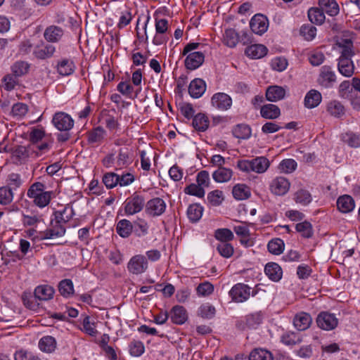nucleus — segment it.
I'll return each instance as SVG.
<instances>
[{"mask_svg": "<svg viewBox=\"0 0 360 360\" xmlns=\"http://www.w3.org/2000/svg\"><path fill=\"white\" fill-rule=\"evenodd\" d=\"M322 99L319 91L311 89L305 96L304 105L307 108H314L319 105Z\"/></svg>", "mask_w": 360, "mask_h": 360, "instance_id": "obj_33", "label": "nucleus"}, {"mask_svg": "<svg viewBox=\"0 0 360 360\" xmlns=\"http://www.w3.org/2000/svg\"><path fill=\"white\" fill-rule=\"evenodd\" d=\"M296 167L297 162L293 159H285L278 165L280 171L285 174L292 173L295 170Z\"/></svg>", "mask_w": 360, "mask_h": 360, "instance_id": "obj_56", "label": "nucleus"}, {"mask_svg": "<svg viewBox=\"0 0 360 360\" xmlns=\"http://www.w3.org/2000/svg\"><path fill=\"white\" fill-rule=\"evenodd\" d=\"M45 186L41 182L34 183L27 190V195L33 200V202L45 192Z\"/></svg>", "mask_w": 360, "mask_h": 360, "instance_id": "obj_44", "label": "nucleus"}, {"mask_svg": "<svg viewBox=\"0 0 360 360\" xmlns=\"http://www.w3.org/2000/svg\"><path fill=\"white\" fill-rule=\"evenodd\" d=\"M215 308L210 304H205L200 306L198 310L199 315L207 319H210L214 316Z\"/></svg>", "mask_w": 360, "mask_h": 360, "instance_id": "obj_63", "label": "nucleus"}, {"mask_svg": "<svg viewBox=\"0 0 360 360\" xmlns=\"http://www.w3.org/2000/svg\"><path fill=\"white\" fill-rule=\"evenodd\" d=\"M22 216V223L25 226H36L44 221L43 216L36 211H27Z\"/></svg>", "mask_w": 360, "mask_h": 360, "instance_id": "obj_25", "label": "nucleus"}, {"mask_svg": "<svg viewBox=\"0 0 360 360\" xmlns=\"http://www.w3.org/2000/svg\"><path fill=\"white\" fill-rule=\"evenodd\" d=\"M52 123L59 131H66L70 130L74 126L72 117L64 112H57L54 114Z\"/></svg>", "mask_w": 360, "mask_h": 360, "instance_id": "obj_6", "label": "nucleus"}, {"mask_svg": "<svg viewBox=\"0 0 360 360\" xmlns=\"http://www.w3.org/2000/svg\"><path fill=\"white\" fill-rule=\"evenodd\" d=\"M338 210L342 213L352 212L355 207L354 199L349 195H344L338 198L337 200Z\"/></svg>", "mask_w": 360, "mask_h": 360, "instance_id": "obj_26", "label": "nucleus"}, {"mask_svg": "<svg viewBox=\"0 0 360 360\" xmlns=\"http://www.w3.org/2000/svg\"><path fill=\"white\" fill-rule=\"evenodd\" d=\"M105 136V130L101 127H97L88 131L87 141L90 144L98 146L103 142Z\"/></svg>", "mask_w": 360, "mask_h": 360, "instance_id": "obj_20", "label": "nucleus"}, {"mask_svg": "<svg viewBox=\"0 0 360 360\" xmlns=\"http://www.w3.org/2000/svg\"><path fill=\"white\" fill-rule=\"evenodd\" d=\"M336 82V75L330 66L324 65L320 70L318 83L324 88H330Z\"/></svg>", "mask_w": 360, "mask_h": 360, "instance_id": "obj_8", "label": "nucleus"}, {"mask_svg": "<svg viewBox=\"0 0 360 360\" xmlns=\"http://www.w3.org/2000/svg\"><path fill=\"white\" fill-rule=\"evenodd\" d=\"M212 108L218 111H226L232 106L231 97L224 92H217L212 95L210 100Z\"/></svg>", "mask_w": 360, "mask_h": 360, "instance_id": "obj_5", "label": "nucleus"}, {"mask_svg": "<svg viewBox=\"0 0 360 360\" xmlns=\"http://www.w3.org/2000/svg\"><path fill=\"white\" fill-rule=\"evenodd\" d=\"M233 229L236 234L240 238V241L241 244L246 247L252 245V242L250 240V230L246 225L234 226Z\"/></svg>", "mask_w": 360, "mask_h": 360, "instance_id": "obj_32", "label": "nucleus"}, {"mask_svg": "<svg viewBox=\"0 0 360 360\" xmlns=\"http://www.w3.org/2000/svg\"><path fill=\"white\" fill-rule=\"evenodd\" d=\"M250 360H273L271 353L263 349H255L249 356Z\"/></svg>", "mask_w": 360, "mask_h": 360, "instance_id": "obj_51", "label": "nucleus"}, {"mask_svg": "<svg viewBox=\"0 0 360 360\" xmlns=\"http://www.w3.org/2000/svg\"><path fill=\"white\" fill-rule=\"evenodd\" d=\"M129 353L133 356H140L145 351L143 343L139 340L131 342L129 345Z\"/></svg>", "mask_w": 360, "mask_h": 360, "instance_id": "obj_57", "label": "nucleus"}, {"mask_svg": "<svg viewBox=\"0 0 360 360\" xmlns=\"http://www.w3.org/2000/svg\"><path fill=\"white\" fill-rule=\"evenodd\" d=\"M312 323V318L309 313L300 311L297 313L293 318V325L299 331L308 329Z\"/></svg>", "mask_w": 360, "mask_h": 360, "instance_id": "obj_14", "label": "nucleus"}, {"mask_svg": "<svg viewBox=\"0 0 360 360\" xmlns=\"http://www.w3.org/2000/svg\"><path fill=\"white\" fill-rule=\"evenodd\" d=\"M233 197L238 200L248 199L250 196V190L245 184H237L233 188Z\"/></svg>", "mask_w": 360, "mask_h": 360, "instance_id": "obj_42", "label": "nucleus"}, {"mask_svg": "<svg viewBox=\"0 0 360 360\" xmlns=\"http://www.w3.org/2000/svg\"><path fill=\"white\" fill-rule=\"evenodd\" d=\"M184 192L186 194L194 195L198 198H202L205 195V190L199 185L195 184H191L184 188Z\"/></svg>", "mask_w": 360, "mask_h": 360, "instance_id": "obj_64", "label": "nucleus"}, {"mask_svg": "<svg viewBox=\"0 0 360 360\" xmlns=\"http://www.w3.org/2000/svg\"><path fill=\"white\" fill-rule=\"evenodd\" d=\"M319 5L323 11L330 16H335L340 12L338 4L335 0H319Z\"/></svg>", "mask_w": 360, "mask_h": 360, "instance_id": "obj_28", "label": "nucleus"}, {"mask_svg": "<svg viewBox=\"0 0 360 360\" xmlns=\"http://www.w3.org/2000/svg\"><path fill=\"white\" fill-rule=\"evenodd\" d=\"M285 96V89L279 86H271L266 91V98L271 102H276L283 99Z\"/></svg>", "mask_w": 360, "mask_h": 360, "instance_id": "obj_27", "label": "nucleus"}, {"mask_svg": "<svg viewBox=\"0 0 360 360\" xmlns=\"http://www.w3.org/2000/svg\"><path fill=\"white\" fill-rule=\"evenodd\" d=\"M103 183L108 188H112L118 185V174L114 172H108L103 176Z\"/></svg>", "mask_w": 360, "mask_h": 360, "instance_id": "obj_59", "label": "nucleus"}, {"mask_svg": "<svg viewBox=\"0 0 360 360\" xmlns=\"http://www.w3.org/2000/svg\"><path fill=\"white\" fill-rule=\"evenodd\" d=\"M214 236L221 243H227L233 239V232L229 229H218L215 231Z\"/></svg>", "mask_w": 360, "mask_h": 360, "instance_id": "obj_53", "label": "nucleus"}, {"mask_svg": "<svg viewBox=\"0 0 360 360\" xmlns=\"http://www.w3.org/2000/svg\"><path fill=\"white\" fill-rule=\"evenodd\" d=\"M250 27L252 32L262 35L267 31L269 20L264 15L256 14L250 20Z\"/></svg>", "mask_w": 360, "mask_h": 360, "instance_id": "obj_9", "label": "nucleus"}, {"mask_svg": "<svg viewBox=\"0 0 360 360\" xmlns=\"http://www.w3.org/2000/svg\"><path fill=\"white\" fill-rule=\"evenodd\" d=\"M146 213L153 217L161 216L166 210L167 205L160 198H154L146 203Z\"/></svg>", "mask_w": 360, "mask_h": 360, "instance_id": "obj_7", "label": "nucleus"}, {"mask_svg": "<svg viewBox=\"0 0 360 360\" xmlns=\"http://www.w3.org/2000/svg\"><path fill=\"white\" fill-rule=\"evenodd\" d=\"M342 140L352 148L360 147V134L346 132L342 134Z\"/></svg>", "mask_w": 360, "mask_h": 360, "instance_id": "obj_47", "label": "nucleus"}, {"mask_svg": "<svg viewBox=\"0 0 360 360\" xmlns=\"http://www.w3.org/2000/svg\"><path fill=\"white\" fill-rule=\"evenodd\" d=\"M75 65L74 62L70 59H62L58 63L57 72L62 76H68L75 71Z\"/></svg>", "mask_w": 360, "mask_h": 360, "instance_id": "obj_35", "label": "nucleus"}, {"mask_svg": "<svg viewBox=\"0 0 360 360\" xmlns=\"http://www.w3.org/2000/svg\"><path fill=\"white\" fill-rule=\"evenodd\" d=\"M233 176V171L231 169L219 167L212 174L213 179L217 183L228 182Z\"/></svg>", "mask_w": 360, "mask_h": 360, "instance_id": "obj_31", "label": "nucleus"}, {"mask_svg": "<svg viewBox=\"0 0 360 360\" xmlns=\"http://www.w3.org/2000/svg\"><path fill=\"white\" fill-rule=\"evenodd\" d=\"M132 155L131 150L127 148H122L118 150L115 166L116 169L127 167L132 162Z\"/></svg>", "mask_w": 360, "mask_h": 360, "instance_id": "obj_16", "label": "nucleus"}, {"mask_svg": "<svg viewBox=\"0 0 360 360\" xmlns=\"http://www.w3.org/2000/svg\"><path fill=\"white\" fill-rule=\"evenodd\" d=\"M65 31L59 26L51 25L48 26L44 32V38L49 43H58L63 36Z\"/></svg>", "mask_w": 360, "mask_h": 360, "instance_id": "obj_12", "label": "nucleus"}, {"mask_svg": "<svg viewBox=\"0 0 360 360\" xmlns=\"http://www.w3.org/2000/svg\"><path fill=\"white\" fill-rule=\"evenodd\" d=\"M338 70L345 77H351L355 71V65L352 58H338Z\"/></svg>", "mask_w": 360, "mask_h": 360, "instance_id": "obj_18", "label": "nucleus"}, {"mask_svg": "<svg viewBox=\"0 0 360 360\" xmlns=\"http://www.w3.org/2000/svg\"><path fill=\"white\" fill-rule=\"evenodd\" d=\"M144 206H146L144 197L137 193L128 197L124 202V212L127 215H133L140 212Z\"/></svg>", "mask_w": 360, "mask_h": 360, "instance_id": "obj_2", "label": "nucleus"}, {"mask_svg": "<svg viewBox=\"0 0 360 360\" xmlns=\"http://www.w3.org/2000/svg\"><path fill=\"white\" fill-rule=\"evenodd\" d=\"M281 340L285 345L292 346L301 342L302 338L298 333L287 331L281 335Z\"/></svg>", "mask_w": 360, "mask_h": 360, "instance_id": "obj_39", "label": "nucleus"}, {"mask_svg": "<svg viewBox=\"0 0 360 360\" xmlns=\"http://www.w3.org/2000/svg\"><path fill=\"white\" fill-rule=\"evenodd\" d=\"M251 129L250 127L244 124H240L236 125L233 129V136L240 139H248L251 136Z\"/></svg>", "mask_w": 360, "mask_h": 360, "instance_id": "obj_46", "label": "nucleus"}, {"mask_svg": "<svg viewBox=\"0 0 360 360\" xmlns=\"http://www.w3.org/2000/svg\"><path fill=\"white\" fill-rule=\"evenodd\" d=\"M296 230L304 238H311L313 235L311 224L308 221H303L296 224Z\"/></svg>", "mask_w": 360, "mask_h": 360, "instance_id": "obj_60", "label": "nucleus"}, {"mask_svg": "<svg viewBox=\"0 0 360 360\" xmlns=\"http://www.w3.org/2000/svg\"><path fill=\"white\" fill-rule=\"evenodd\" d=\"M294 200L297 203L305 206L311 202L312 198L311 195L308 191L300 189L295 193Z\"/></svg>", "mask_w": 360, "mask_h": 360, "instance_id": "obj_52", "label": "nucleus"}, {"mask_svg": "<svg viewBox=\"0 0 360 360\" xmlns=\"http://www.w3.org/2000/svg\"><path fill=\"white\" fill-rule=\"evenodd\" d=\"M45 186L41 182L34 183L27 190V195L33 200V202L45 192Z\"/></svg>", "mask_w": 360, "mask_h": 360, "instance_id": "obj_45", "label": "nucleus"}, {"mask_svg": "<svg viewBox=\"0 0 360 360\" xmlns=\"http://www.w3.org/2000/svg\"><path fill=\"white\" fill-rule=\"evenodd\" d=\"M239 40L238 33L233 29H227L224 34V43L230 48L236 46Z\"/></svg>", "mask_w": 360, "mask_h": 360, "instance_id": "obj_49", "label": "nucleus"}, {"mask_svg": "<svg viewBox=\"0 0 360 360\" xmlns=\"http://www.w3.org/2000/svg\"><path fill=\"white\" fill-rule=\"evenodd\" d=\"M260 114L265 119L274 120L281 115V110L274 104H266L262 106Z\"/></svg>", "mask_w": 360, "mask_h": 360, "instance_id": "obj_29", "label": "nucleus"}, {"mask_svg": "<svg viewBox=\"0 0 360 360\" xmlns=\"http://www.w3.org/2000/svg\"><path fill=\"white\" fill-rule=\"evenodd\" d=\"M54 214L56 224H65L75 215V212L71 205H66L62 210L56 211Z\"/></svg>", "mask_w": 360, "mask_h": 360, "instance_id": "obj_24", "label": "nucleus"}, {"mask_svg": "<svg viewBox=\"0 0 360 360\" xmlns=\"http://www.w3.org/2000/svg\"><path fill=\"white\" fill-rule=\"evenodd\" d=\"M284 246L285 244L283 240L280 238H274L269 242L267 248L271 254L278 255L283 252Z\"/></svg>", "mask_w": 360, "mask_h": 360, "instance_id": "obj_50", "label": "nucleus"}, {"mask_svg": "<svg viewBox=\"0 0 360 360\" xmlns=\"http://www.w3.org/2000/svg\"><path fill=\"white\" fill-rule=\"evenodd\" d=\"M316 323L320 328L331 330L338 326V320L334 314L323 311L318 315Z\"/></svg>", "mask_w": 360, "mask_h": 360, "instance_id": "obj_10", "label": "nucleus"}, {"mask_svg": "<svg viewBox=\"0 0 360 360\" xmlns=\"http://www.w3.org/2000/svg\"><path fill=\"white\" fill-rule=\"evenodd\" d=\"M264 272L266 276L272 281H279L283 275L281 267L276 263L269 262L266 264Z\"/></svg>", "mask_w": 360, "mask_h": 360, "instance_id": "obj_22", "label": "nucleus"}, {"mask_svg": "<svg viewBox=\"0 0 360 360\" xmlns=\"http://www.w3.org/2000/svg\"><path fill=\"white\" fill-rule=\"evenodd\" d=\"M202 212L203 208L199 204L191 205L187 209L188 218L193 223L197 222L201 219Z\"/></svg>", "mask_w": 360, "mask_h": 360, "instance_id": "obj_40", "label": "nucleus"}, {"mask_svg": "<svg viewBox=\"0 0 360 360\" xmlns=\"http://www.w3.org/2000/svg\"><path fill=\"white\" fill-rule=\"evenodd\" d=\"M204 60L205 56L202 52H191L185 59V66L188 70H194L203 63Z\"/></svg>", "mask_w": 360, "mask_h": 360, "instance_id": "obj_15", "label": "nucleus"}, {"mask_svg": "<svg viewBox=\"0 0 360 360\" xmlns=\"http://www.w3.org/2000/svg\"><path fill=\"white\" fill-rule=\"evenodd\" d=\"M300 34L307 41H311L316 35V28L312 25H303L300 30Z\"/></svg>", "mask_w": 360, "mask_h": 360, "instance_id": "obj_55", "label": "nucleus"}, {"mask_svg": "<svg viewBox=\"0 0 360 360\" xmlns=\"http://www.w3.org/2000/svg\"><path fill=\"white\" fill-rule=\"evenodd\" d=\"M327 111L335 117H340L345 114V108L340 101H332L327 105Z\"/></svg>", "mask_w": 360, "mask_h": 360, "instance_id": "obj_48", "label": "nucleus"}, {"mask_svg": "<svg viewBox=\"0 0 360 360\" xmlns=\"http://www.w3.org/2000/svg\"><path fill=\"white\" fill-rule=\"evenodd\" d=\"M169 316L171 321L178 325L184 323L188 319L186 310L184 307L179 305L172 307Z\"/></svg>", "mask_w": 360, "mask_h": 360, "instance_id": "obj_21", "label": "nucleus"}, {"mask_svg": "<svg viewBox=\"0 0 360 360\" xmlns=\"http://www.w3.org/2000/svg\"><path fill=\"white\" fill-rule=\"evenodd\" d=\"M134 225L138 236H143L148 234L149 226L145 219L138 218L134 221Z\"/></svg>", "mask_w": 360, "mask_h": 360, "instance_id": "obj_58", "label": "nucleus"}, {"mask_svg": "<svg viewBox=\"0 0 360 360\" xmlns=\"http://www.w3.org/2000/svg\"><path fill=\"white\" fill-rule=\"evenodd\" d=\"M269 160L263 156L251 160H240L237 162V167L242 172L250 173L252 172L262 174L269 167Z\"/></svg>", "mask_w": 360, "mask_h": 360, "instance_id": "obj_1", "label": "nucleus"}, {"mask_svg": "<svg viewBox=\"0 0 360 360\" xmlns=\"http://www.w3.org/2000/svg\"><path fill=\"white\" fill-rule=\"evenodd\" d=\"M206 90V84L204 80L200 78L194 79L188 86V93L192 98H199Z\"/></svg>", "mask_w": 360, "mask_h": 360, "instance_id": "obj_19", "label": "nucleus"}, {"mask_svg": "<svg viewBox=\"0 0 360 360\" xmlns=\"http://www.w3.org/2000/svg\"><path fill=\"white\" fill-rule=\"evenodd\" d=\"M207 200L212 206H219L224 200L223 192L214 190L207 194Z\"/></svg>", "mask_w": 360, "mask_h": 360, "instance_id": "obj_62", "label": "nucleus"}, {"mask_svg": "<svg viewBox=\"0 0 360 360\" xmlns=\"http://www.w3.org/2000/svg\"><path fill=\"white\" fill-rule=\"evenodd\" d=\"M56 339L50 335L42 337L39 341V347L41 351L46 353H52L56 348Z\"/></svg>", "mask_w": 360, "mask_h": 360, "instance_id": "obj_34", "label": "nucleus"}, {"mask_svg": "<svg viewBox=\"0 0 360 360\" xmlns=\"http://www.w3.org/2000/svg\"><path fill=\"white\" fill-rule=\"evenodd\" d=\"M289 181L283 176H277L274 179L270 184L271 192L276 195H283L290 189Z\"/></svg>", "mask_w": 360, "mask_h": 360, "instance_id": "obj_11", "label": "nucleus"}, {"mask_svg": "<svg viewBox=\"0 0 360 360\" xmlns=\"http://www.w3.org/2000/svg\"><path fill=\"white\" fill-rule=\"evenodd\" d=\"M133 230L131 222L127 219H122L118 221L116 226L117 233L122 238H128Z\"/></svg>", "mask_w": 360, "mask_h": 360, "instance_id": "obj_38", "label": "nucleus"}, {"mask_svg": "<svg viewBox=\"0 0 360 360\" xmlns=\"http://www.w3.org/2000/svg\"><path fill=\"white\" fill-rule=\"evenodd\" d=\"M340 49V57L338 58H352L355 52L353 41L350 39H342L337 43Z\"/></svg>", "mask_w": 360, "mask_h": 360, "instance_id": "obj_17", "label": "nucleus"}, {"mask_svg": "<svg viewBox=\"0 0 360 360\" xmlns=\"http://www.w3.org/2000/svg\"><path fill=\"white\" fill-rule=\"evenodd\" d=\"M82 330L85 333L91 335L96 336L98 331L96 329V325L94 321H91L89 316H84L82 321Z\"/></svg>", "mask_w": 360, "mask_h": 360, "instance_id": "obj_54", "label": "nucleus"}, {"mask_svg": "<svg viewBox=\"0 0 360 360\" xmlns=\"http://www.w3.org/2000/svg\"><path fill=\"white\" fill-rule=\"evenodd\" d=\"M60 294L65 298H69L74 295V285L70 279L60 281L58 285Z\"/></svg>", "mask_w": 360, "mask_h": 360, "instance_id": "obj_36", "label": "nucleus"}, {"mask_svg": "<svg viewBox=\"0 0 360 360\" xmlns=\"http://www.w3.org/2000/svg\"><path fill=\"white\" fill-rule=\"evenodd\" d=\"M55 292L54 288L48 285L37 286L34 290V296L39 300L47 301L51 300Z\"/></svg>", "mask_w": 360, "mask_h": 360, "instance_id": "obj_23", "label": "nucleus"}, {"mask_svg": "<svg viewBox=\"0 0 360 360\" xmlns=\"http://www.w3.org/2000/svg\"><path fill=\"white\" fill-rule=\"evenodd\" d=\"M30 68V64L24 60H18L11 67L12 73L15 77H22L28 73Z\"/></svg>", "mask_w": 360, "mask_h": 360, "instance_id": "obj_37", "label": "nucleus"}, {"mask_svg": "<svg viewBox=\"0 0 360 360\" xmlns=\"http://www.w3.org/2000/svg\"><path fill=\"white\" fill-rule=\"evenodd\" d=\"M15 360H40L39 356L31 351L20 349L14 354Z\"/></svg>", "mask_w": 360, "mask_h": 360, "instance_id": "obj_61", "label": "nucleus"}, {"mask_svg": "<svg viewBox=\"0 0 360 360\" xmlns=\"http://www.w3.org/2000/svg\"><path fill=\"white\" fill-rule=\"evenodd\" d=\"M308 18L312 23L316 25L323 23L326 18L324 12L321 8H311L308 11Z\"/></svg>", "mask_w": 360, "mask_h": 360, "instance_id": "obj_43", "label": "nucleus"}, {"mask_svg": "<svg viewBox=\"0 0 360 360\" xmlns=\"http://www.w3.org/2000/svg\"><path fill=\"white\" fill-rule=\"evenodd\" d=\"M209 123V120L205 115L198 113L194 116L192 124L196 130L205 131L208 128Z\"/></svg>", "mask_w": 360, "mask_h": 360, "instance_id": "obj_41", "label": "nucleus"}, {"mask_svg": "<svg viewBox=\"0 0 360 360\" xmlns=\"http://www.w3.org/2000/svg\"><path fill=\"white\" fill-rule=\"evenodd\" d=\"M267 49L262 44H252L245 49V53L251 58H261L267 53Z\"/></svg>", "mask_w": 360, "mask_h": 360, "instance_id": "obj_30", "label": "nucleus"}, {"mask_svg": "<svg viewBox=\"0 0 360 360\" xmlns=\"http://www.w3.org/2000/svg\"><path fill=\"white\" fill-rule=\"evenodd\" d=\"M55 52L56 47L53 45L41 42L34 46L33 55L37 59L46 60L51 58Z\"/></svg>", "mask_w": 360, "mask_h": 360, "instance_id": "obj_13", "label": "nucleus"}, {"mask_svg": "<svg viewBox=\"0 0 360 360\" xmlns=\"http://www.w3.org/2000/svg\"><path fill=\"white\" fill-rule=\"evenodd\" d=\"M232 300L236 302H243L248 300L250 295L254 296L255 292L246 284L237 283L234 285L229 292Z\"/></svg>", "mask_w": 360, "mask_h": 360, "instance_id": "obj_4", "label": "nucleus"}, {"mask_svg": "<svg viewBox=\"0 0 360 360\" xmlns=\"http://www.w3.org/2000/svg\"><path fill=\"white\" fill-rule=\"evenodd\" d=\"M129 274L141 275L145 273L148 268L147 258L143 255H136L130 258L127 265Z\"/></svg>", "mask_w": 360, "mask_h": 360, "instance_id": "obj_3", "label": "nucleus"}]
</instances>
